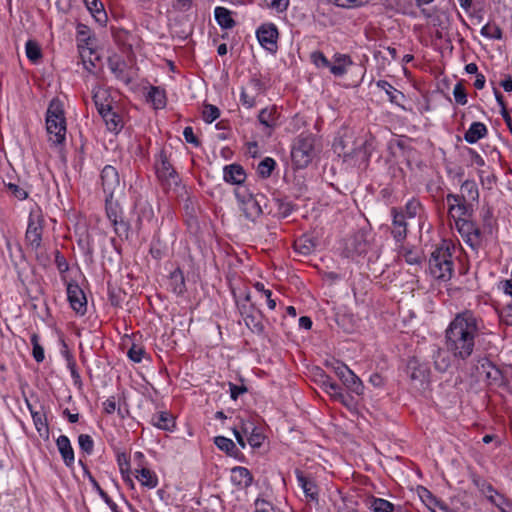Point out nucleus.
<instances>
[{
  "label": "nucleus",
  "mask_w": 512,
  "mask_h": 512,
  "mask_svg": "<svg viewBox=\"0 0 512 512\" xmlns=\"http://www.w3.org/2000/svg\"><path fill=\"white\" fill-rule=\"evenodd\" d=\"M479 332V319L472 311L458 313L445 331L448 351L456 359L467 360L474 352Z\"/></svg>",
  "instance_id": "nucleus-1"
},
{
  "label": "nucleus",
  "mask_w": 512,
  "mask_h": 512,
  "mask_svg": "<svg viewBox=\"0 0 512 512\" xmlns=\"http://www.w3.org/2000/svg\"><path fill=\"white\" fill-rule=\"evenodd\" d=\"M322 150V139L308 130L303 131L293 141L291 162L296 170L307 168Z\"/></svg>",
  "instance_id": "nucleus-2"
},
{
  "label": "nucleus",
  "mask_w": 512,
  "mask_h": 512,
  "mask_svg": "<svg viewBox=\"0 0 512 512\" xmlns=\"http://www.w3.org/2000/svg\"><path fill=\"white\" fill-rule=\"evenodd\" d=\"M334 146L340 147L345 156L368 159L374 149V137L365 130H345L343 135L335 139Z\"/></svg>",
  "instance_id": "nucleus-3"
},
{
  "label": "nucleus",
  "mask_w": 512,
  "mask_h": 512,
  "mask_svg": "<svg viewBox=\"0 0 512 512\" xmlns=\"http://www.w3.org/2000/svg\"><path fill=\"white\" fill-rule=\"evenodd\" d=\"M234 194L247 220L254 222L263 214L266 200L263 194H253L247 187H236Z\"/></svg>",
  "instance_id": "nucleus-4"
},
{
  "label": "nucleus",
  "mask_w": 512,
  "mask_h": 512,
  "mask_svg": "<svg viewBox=\"0 0 512 512\" xmlns=\"http://www.w3.org/2000/svg\"><path fill=\"white\" fill-rule=\"evenodd\" d=\"M429 270L437 280L448 281L451 279L454 272V263L448 247L439 246L431 253Z\"/></svg>",
  "instance_id": "nucleus-5"
},
{
  "label": "nucleus",
  "mask_w": 512,
  "mask_h": 512,
  "mask_svg": "<svg viewBox=\"0 0 512 512\" xmlns=\"http://www.w3.org/2000/svg\"><path fill=\"white\" fill-rule=\"evenodd\" d=\"M310 61L317 68L329 69L335 77H342L347 73V68L353 65V61L348 54L335 53L333 63H331L323 52L316 50L311 52Z\"/></svg>",
  "instance_id": "nucleus-6"
},
{
  "label": "nucleus",
  "mask_w": 512,
  "mask_h": 512,
  "mask_svg": "<svg viewBox=\"0 0 512 512\" xmlns=\"http://www.w3.org/2000/svg\"><path fill=\"white\" fill-rule=\"evenodd\" d=\"M44 216L39 207L29 213L27 229L25 232V244L33 252H38L42 245L44 231Z\"/></svg>",
  "instance_id": "nucleus-7"
},
{
  "label": "nucleus",
  "mask_w": 512,
  "mask_h": 512,
  "mask_svg": "<svg viewBox=\"0 0 512 512\" xmlns=\"http://www.w3.org/2000/svg\"><path fill=\"white\" fill-rule=\"evenodd\" d=\"M154 169L156 177L163 189L167 190L173 185H178L180 181L179 175L164 149H161L155 156Z\"/></svg>",
  "instance_id": "nucleus-8"
},
{
  "label": "nucleus",
  "mask_w": 512,
  "mask_h": 512,
  "mask_svg": "<svg viewBox=\"0 0 512 512\" xmlns=\"http://www.w3.org/2000/svg\"><path fill=\"white\" fill-rule=\"evenodd\" d=\"M455 226L463 240L474 251H477L483 242V234L471 218L455 220Z\"/></svg>",
  "instance_id": "nucleus-9"
},
{
  "label": "nucleus",
  "mask_w": 512,
  "mask_h": 512,
  "mask_svg": "<svg viewBox=\"0 0 512 512\" xmlns=\"http://www.w3.org/2000/svg\"><path fill=\"white\" fill-rule=\"evenodd\" d=\"M109 95L106 91L97 92L93 95V101L97 108L99 115L105 121V123L112 124L117 127L122 118L121 116L113 109L112 102L108 100Z\"/></svg>",
  "instance_id": "nucleus-10"
},
{
  "label": "nucleus",
  "mask_w": 512,
  "mask_h": 512,
  "mask_svg": "<svg viewBox=\"0 0 512 512\" xmlns=\"http://www.w3.org/2000/svg\"><path fill=\"white\" fill-rule=\"evenodd\" d=\"M321 388L331 397L332 400L340 402L351 409L355 407V399L349 393H345L342 387L328 375H321Z\"/></svg>",
  "instance_id": "nucleus-11"
},
{
  "label": "nucleus",
  "mask_w": 512,
  "mask_h": 512,
  "mask_svg": "<svg viewBox=\"0 0 512 512\" xmlns=\"http://www.w3.org/2000/svg\"><path fill=\"white\" fill-rule=\"evenodd\" d=\"M446 201L448 204V213L454 221L471 218L473 216L475 203L454 196V193H448L446 195Z\"/></svg>",
  "instance_id": "nucleus-12"
},
{
  "label": "nucleus",
  "mask_w": 512,
  "mask_h": 512,
  "mask_svg": "<svg viewBox=\"0 0 512 512\" xmlns=\"http://www.w3.org/2000/svg\"><path fill=\"white\" fill-rule=\"evenodd\" d=\"M238 309L243 317L245 325L251 332L258 335L264 334L265 326L262 321L263 314L253 303H250V305L238 303Z\"/></svg>",
  "instance_id": "nucleus-13"
},
{
  "label": "nucleus",
  "mask_w": 512,
  "mask_h": 512,
  "mask_svg": "<svg viewBox=\"0 0 512 512\" xmlns=\"http://www.w3.org/2000/svg\"><path fill=\"white\" fill-rule=\"evenodd\" d=\"M259 44L270 53H276L278 49L279 31L274 23H264L256 30Z\"/></svg>",
  "instance_id": "nucleus-14"
},
{
  "label": "nucleus",
  "mask_w": 512,
  "mask_h": 512,
  "mask_svg": "<svg viewBox=\"0 0 512 512\" xmlns=\"http://www.w3.org/2000/svg\"><path fill=\"white\" fill-rule=\"evenodd\" d=\"M369 247L370 244L365 233L358 231L346 240L343 253L347 258L354 259L357 256L366 254Z\"/></svg>",
  "instance_id": "nucleus-15"
},
{
  "label": "nucleus",
  "mask_w": 512,
  "mask_h": 512,
  "mask_svg": "<svg viewBox=\"0 0 512 512\" xmlns=\"http://www.w3.org/2000/svg\"><path fill=\"white\" fill-rule=\"evenodd\" d=\"M46 128H66V118L62 101L51 100L46 111Z\"/></svg>",
  "instance_id": "nucleus-16"
},
{
  "label": "nucleus",
  "mask_w": 512,
  "mask_h": 512,
  "mask_svg": "<svg viewBox=\"0 0 512 512\" xmlns=\"http://www.w3.org/2000/svg\"><path fill=\"white\" fill-rule=\"evenodd\" d=\"M392 225L391 234L396 243H403L407 238L408 224L403 211L396 207L391 208Z\"/></svg>",
  "instance_id": "nucleus-17"
},
{
  "label": "nucleus",
  "mask_w": 512,
  "mask_h": 512,
  "mask_svg": "<svg viewBox=\"0 0 512 512\" xmlns=\"http://www.w3.org/2000/svg\"><path fill=\"white\" fill-rule=\"evenodd\" d=\"M67 297L71 308L79 315L87 311V300L83 290L76 283H69L67 286Z\"/></svg>",
  "instance_id": "nucleus-18"
},
{
  "label": "nucleus",
  "mask_w": 512,
  "mask_h": 512,
  "mask_svg": "<svg viewBox=\"0 0 512 512\" xmlns=\"http://www.w3.org/2000/svg\"><path fill=\"white\" fill-rule=\"evenodd\" d=\"M101 184L106 195L114 196V192L120 186L118 171L111 165H106L101 171Z\"/></svg>",
  "instance_id": "nucleus-19"
},
{
  "label": "nucleus",
  "mask_w": 512,
  "mask_h": 512,
  "mask_svg": "<svg viewBox=\"0 0 512 512\" xmlns=\"http://www.w3.org/2000/svg\"><path fill=\"white\" fill-rule=\"evenodd\" d=\"M406 372L412 381L423 384L429 379V368L425 363H421L416 357L408 360L406 365Z\"/></svg>",
  "instance_id": "nucleus-20"
},
{
  "label": "nucleus",
  "mask_w": 512,
  "mask_h": 512,
  "mask_svg": "<svg viewBox=\"0 0 512 512\" xmlns=\"http://www.w3.org/2000/svg\"><path fill=\"white\" fill-rule=\"evenodd\" d=\"M296 478L298 481L299 486L302 488L306 498L318 504L319 502V489L315 481L307 476L304 475V473L296 469L295 471Z\"/></svg>",
  "instance_id": "nucleus-21"
},
{
  "label": "nucleus",
  "mask_w": 512,
  "mask_h": 512,
  "mask_svg": "<svg viewBox=\"0 0 512 512\" xmlns=\"http://www.w3.org/2000/svg\"><path fill=\"white\" fill-rule=\"evenodd\" d=\"M246 172L244 168L237 163L229 164L223 168V179L226 183L236 185L237 187H244L243 183L246 180Z\"/></svg>",
  "instance_id": "nucleus-22"
},
{
  "label": "nucleus",
  "mask_w": 512,
  "mask_h": 512,
  "mask_svg": "<svg viewBox=\"0 0 512 512\" xmlns=\"http://www.w3.org/2000/svg\"><path fill=\"white\" fill-rule=\"evenodd\" d=\"M56 445L59 453L67 467H72L75 461L74 450L71 442L66 435H60L56 439Z\"/></svg>",
  "instance_id": "nucleus-23"
},
{
  "label": "nucleus",
  "mask_w": 512,
  "mask_h": 512,
  "mask_svg": "<svg viewBox=\"0 0 512 512\" xmlns=\"http://www.w3.org/2000/svg\"><path fill=\"white\" fill-rule=\"evenodd\" d=\"M137 213V227L140 229L145 222H151L154 218V210L147 200L139 199L135 203Z\"/></svg>",
  "instance_id": "nucleus-24"
},
{
  "label": "nucleus",
  "mask_w": 512,
  "mask_h": 512,
  "mask_svg": "<svg viewBox=\"0 0 512 512\" xmlns=\"http://www.w3.org/2000/svg\"><path fill=\"white\" fill-rule=\"evenodd\" d=\"M147 102L153 105L154 109H163L167 105V95L164 88L160 86H150L146 95Z\"/></svg>",
  "instance_id": "nucleus-25"
},
{
  "label": "nucleus",
  "mask_w": 512,
  "mask_h": 512,
  "mask_svg": "<svg viewBox=\"0 0 512 512\" xmlns=\"http://www.w3.org/2000/svg\"><path fill=\"white\" fill-rule=\"evenodd\" d=\"M83 2L95 21L101 26H105L108 16L103 3L100 0H83Z\"/></svg>",
  "instance_id": "nucleus-26"
},
{
  "label": "nucleus",
  "mask_w": 512,
  "mask_h": 512,
  "mask_svg": "<svg viewBox=\"0 0 512 512\" xmlns=\"http://www.w3.org/2000/svg\"><path fill=\"white\" fill-rule=\"evenodd\" d=\"M231 481L237 486L247 488L251 486L253 476L247 468L237 466L231 469Z\"/></svg>",
  "instance_id": "nucleus-27"
},
{
  "label": "nucleus",
  "mask_w": 512,
  "mask_h": 512,
  "mask_svg": "<svg viewBox=\"0 0 512 512\" xmlns=\"http://www.w3.org/2000/svg\"><path fill=\"white\" fill-rule=\"evenodd\" d=\"M80 465L83 467L84 475L87 476L88 480L92 484L93 488L97 491L99 496L105 501L113 512H118L117 504L109 497V495L100 487L97 480L91 474L87 466L80 460Z\"/></svg>",
  "instance_id": "nucleus-28"
},
{
  "label": "nucleus",
  "mask_w": 512,
  "mask_h": 512,
  "mask_svg": "<svg viewBox=\"0 0 512 512\" xmlns=\"http://www.w3.org/2000/svg\"><path fill=\"white\" fill-rule=\"evenodd\" d=\"M151 424L165 431H173L176 425L173 415L167 411L154 414L151 418Z\"/></svg>",
  "instance_id": "nucleus-29"
},
{
  "label": "nucleus",
  "mask_w": 512,
  "mask_h": 512,
  "mask_svg": "<svg viewBox=\"0 0 512 512\" xmlns=\"http://www.w3.org/2000/svg\"><path fill=\"white\" fill-rule=\"evenodd\" d=\"M214 17L217 24L225 30H230L236 26V21L232 18V12L221 6L214 9Z\"/></svg>",
  "instance_id": "nucleus-30"
},
{
  "label": "nucleus",
  "mask_w": 512,
  "mask_h": 512,
  "mask_svg": "<svg viewBox=\"0 0 512 512\" xmlns=\"http://www.w3.org/2000/svg\"><path fill=\"white\" fill-rule=\"evenodd\" d=\"M258 120L265 128H274L282 125L279 121V114L275 106L271 108H264L258 113Z\"/></svg>",
  "instance_id": "nucleus-31"
},
{
  "label": "nucleus",
  "mask_w": 512,
  "mask_h": 512,
  "mask_svg": "<svg viewBox=\"0 0 512 512\" xmlns=\"http://www.w3.org/2000/svg\"><path fill=\"white\" fill-rule=\"evenodd\" d=\"M169 287L171 291L178 296L186 292L184 273L179 267L170 273Z\"/></svg>",
  "instance_id": "nucleus-32"
},
{
  "label": "nucleus",
  "mask_w": 512,
  "mask_h": 512,
  "mask_svg": "<svg viewBox=\"0 0 512 512\" xmlns=\"http://www.w3.org/2000/svg\"><path fill=\"white\" fill-rule=\"evenodd\" d=\"M454 196L461 197L470 202L477 203L479 198V190L475 181L466 180L462 183L459 193H454Z\"/></svg>",
  "instance_id": "nucleus-33"
},
{
  "label": "nucleus",
  "mask_w": 512,
  "mask_h": 512,
  "mask_svg": "<svg viewBox=\"0 0 512 512\" xmlns=\"http://www.w3.org/2000/svg\"><path fill=\"white\" fill-rule=\"evenodd\" d=\"M342 384L346 387V389L354 393L356 395H362L364 392V385L361 379L350 370L349 373L341 380Z\"/></svg>",
  "instance_id": "nucleus-34"
},
{
  "label": "nucleus",
  "mask_w": 512,
  "mask_h": 512,
  "mask_svg": "<svg viewBox=\"0 0 512 512\" xmlns=\"http://www.w3.org/2000/svg\"><path fill=\"white\" fill-rule=\"evenodd\" d=\"M448 350L445 351L441 348H437L434 350L433 352V362H434V367L437 371L443 373V372H446L450 365H451V360H450V356L448 354Z\"/></svg>",
  "instance_id": "nucleus-35"
},
{
  "label": "nucleus",
  "mask_w": 512,
  "mask_h": 512,
  "mask_svg": "<svg viewBox=\"0 0 512 512\" xmlns=\"http://www.w3.org/2000/svg\"><path fill=\"white\" fill-rule=\"evenodd\" d=\"M105 209L106 215L112 224H116L117 220L122 218V210L117 201L114 200L113 196H105Z\"/></svg>",
  "instance_id": "nucleus-36"
},
{
  "label": "nucleus",
  "mask_w": 512,
  "mask_h": 512,
  "mask_svg": "<svg viewBox=\"0 0 512 512\" xmlns=\"http://www.w3.org/2000/svg\"><path fill=\"white\" fill-rule=\"evenodd\" d=\"M136 478L140 481L141 485L153 489L158 485L157 475L148 468L142 467L136 469Z\"/></svg>",
  "instance_id": "nucleus-37"
},
{
  "label": "nucleus",
  "mask_w": 512,
  "mask_h": 512,
  "mask_svg": "<svg viewBox=\"0 0 512 512\" xmlns=\"http://www.w3.org/2000/svg\"><path fill=\"white\" fill-rule=\"evenodd\" d=\"M377 86L386 92L391 103L400 105L405 99L404 94L386 80H379Z\"/></svg>",
  "instance_id": "nucleus-38"
},
{
  "label": "nucleus",
  "mask_w": 512,
  "mask_h": 512,
  "mask_svg": "<svg viewBox=\"0 0 512 512\" xmlns=\"http://www.w3.org/2000/svg\"><path fill=\"white\" fill-rule=\"evenodd\" d=\"M214 444L219 448L221 451H224L228 456L236 458L240 451L236 447L235 443L224 436H217L214 438Z\"/></svg>",
  "instance_id": "nucleus-39"
},
{
  "label": "nucleus",
  "mask_w": 512,
  "mask_h": 512,
  "mask_svg": "<svg viewBox=\"0 0 512 512\" xmlns=\"http://www.w3.org/2000/svg\"><path fill=\"white\" fill-rule=\"evenodd\" d=\"M28 407L30 409L36 430L39 432V434L41 436L45 435L46 437H48L49 427H48L47 417H46L45 413H43L41 411H33L31 408V405H29V404H28Z\"/></svg>",
  "instance_id": "nucleus-40"
},
{
  "label": "nucleus",
  "mask_w": 512,
  "mask_h": 512,
  "mask_svg": "<svg viewBox=\"0 0 512 512\" xmlns=\"http://www.w3.org/2000/svg\"><path fill=\"white\" fill-rule=\"evenodd\" d=\"M48 135V141L51 143V146L56 148L59 152H62L64 149L65 141H66V131L67 130H46Z\"/></svg>",
  "instance_id": "nucleus-41"
},
{
  "label": "nucleus",
  "mask_w": 512,
  "mask_h": 512,
  "mask_svg": "<svg viewBox=\"0 0 512 512\" xmlns=\"http://www.w3.org/2000/svg\"><path fill=\"white\" fill-rule=\"evenodd\" d=\"M431 21L435 27L448 29L451 24V15L448 11L434 9Z\"/></svg>",
  "instance_id": "nucleus-42"
},
{
  "label": "nucleus",
  "mask_w": 512,
  "mask_h": 512,
  "mask_svg": "<svg viewBox=\"0 0 512 512\" xmlns=\"http://www.w3.org/2000/svg\"><path fill=\"white\" fill-rule=\"evenodd\" d=\"M369 509L373 512H394L395 506L383 498L372 497L369 504Z\"/></svg>",
  "instance_id": "nucleus-43"
},
{
  "label": "nucleus",
  "mask_w": 512,
  "mask_h": 512,
  "mask_svg": "<svg viewBox=\"0 0 512 512\" xmlns=\"http://www.w3.org/2000/svg\"><path fill=\"white\" fill-rule=\"evenodd\" d=\"M481 368L486 372V378L494 382L502 379V371L490 360L483 359Z\"/></svg>",
  "instance_id": "nucleus-44"
},
{
  "label": "nucleus",
  "mask_w": 512,
  "mask_h": 512,
  "mask_svg": "<svg viewBox=\"0 0 512 512\" xmlns=\"http://www.w3.org/2000/svg\"><path fill=\"white\" fill-rule=\"evenodd\" d=\"M26 56L33 63L37 64L42 59V50L40 45L34 40H28L25 45Z\"/></svg>",
  "instance_id": "nucleus-45"
},
{
  "label": "nucleus",
  "mask_w": 512,
  "mask_h": 512,
  "mask_svg": "<svg viewBox=\"0 0 512 512\" xmlns=\"http://www.w3.org/2000/svg\"><path fill=\"white\" fill-rule=\"evenodd\" d=\"M402 256L409 265L421 264L424 259L423 253L420 250L406 247L402 248Z\"/></svg>",
  "instance_id": "nucleus-46"
},
{
  "label": "nucleus",
  "mask_w": 512,
  "mask_h": 512,
  "mask_svg": "<svg viewBox=\"0 0 512 512\" xmlns=\"http://www.w3.org/2000/svg\"><path fill=\"white\" fill-rule=\"evenodd\" d=\"M275 166V160L270 157H266L258 164L257 172L262 178H268L271 176Z\"/></svg>",
  "instance_id": "nucleus-47"
},
{
  "label": "nucleus",
  "mask_w": 512,
  "mask_h": 512,
  "mask_svg": "<svg viewBox=\"0 0 512 512\" xmlns=\"http://www.w3.org/2000/svg\"><path fill=\"white\" fill-rule=\"evenodd\" d=\"M30 341H31V344L33 346V349H32V355H33V358L34 360L37 362V363H41L43 362L44 358H45V355H44V348L42 347V345L39 343V336L38 334L36 333H33L30 337Z\"/></svg>",
  "instance_id": "nucleus-48"
},
{
  "label": "nucleus",
  "mask_w": 512,
  "mask_h": 512,
  "mask_svg": "<svg viewBox=\"0 0 512 512\" xmlns=\"http://www.w3.org/2000/svg\"><path fill=\"white\" fill-rule=\"evenodd\" d=\"M480 33L482 36L489 38V39L500 40L503 37L502 29L496 24L490 25L488 23V24L484 25L481 28Z\"/></svg>",
  "instance_id": "nucleus-49"
},
{
  "label": "nucleus",
  "mask_w": 512,
  "mask_h": 512,
  "mask_svg": "<svg viewBox=\"0 0 512 512\" xmlns=\"http://www.w3.org/2000/svg\"><path fill=\"white\" fill-rule=\"evenodd\" d=\"M76 29L77 40L85 43L86 46L92 45V41L95 40V37L91 35L90 28L85 24L78 23Z\"/></svg>",
  "instance_id": "nucleus-50"
},
{
  "label": "nucleus",
  "mask_w": 512,
  "mask_h": 512,
  "mask_svg": "<svg viewBox=\"0 0 512 512\" xmlns=\"http://www.w3.org/2000/svg\"><path fill=\"white\" fill-rule=\"evenodd\" d=\"M422 210H423V206H422L421 202L418 199H416V198H412V199H410L406 203V205H405V212H403V213L405 214V218L406 217L414 218Z\"/></svg>",
  "instance_id": "nucleus-51"
},
{
  "label": "nucleus",
  "mask_w": 512,
  "mask_h": 512,
  "mask_svg": "<svg viewBox=\"0 0 512 512\" xmlns=\"http://www.w3.org/2000/svg\"><path fill=\"white\" fill-rule=\"evenodd\" d=\"M220 116V110L218 107L212 104H206L202 110V118L207 123L210 124L215 121Z\"/></svg>",
  "instance_id": "nucleus-52"
},
{
  "label": "nucleus",
  "mask_w": 512,
  "mask_h": 512,
  "mask_svg": "<svg viewBox=\"0 0 512 512\" xmlns=\"http://www.w3.org/2000/svg\"><path fill=\"white\" fill-rule=\"evenodd\" d=\"M264 439L263 433L255 426L252 427L250 435L247 437V442L252 448H259L263 444Z\"/></svg>",
  "instance_id": "nucleus-53"
},
{
  "label": "nucleus",
  "mask_w": 512,
  "mask_h": 512,
  "mask_svg": "<svg viewBox=\"0 0 512 512\" xmlns=\"http://www.w3.org/2000/svg\"><path fill=\"white\" fill-rule=\"evenodd\" d=\"M294 247L299 253L309 255L314 249V243L310 239L300 238L295 241Z\"/></svg>",
  "instance_id": "nucleus-54"
},
{
  "label": "nucleus",
  "mask_w": 512,
  "mask_h": 512,
  "mask_svg": "<svg viewBox=\"0 0 512 512\" xmlns=\"http://www.w3.org/2000/svg\"><path fill=\"white\" fill-rule=\"evenodd\" d=\"M78 443L80 449L85 452L87 455L92 454L94 449V441L92 437L88 434H80L78 437Z\"/></svg>",
  "instance_id": "nucleus-55"
},
{
  "label": "nucleus",
  "mask_w": 512,
  "mask_h": 512,
  "mask_svg": "<svg viewBox=\"0 0 512 512\" xmlns=\"http://www.w3.org/2000/svg\"><path fill=\"white\" fill-rule=\"evenodd\" d=\"M127 355L133 362L140 363L146 355V351L142 346L133 344L128 350Z\"/></svg>",
  "instance_id": "nucleus-56"
},
{
  "label": "nucleus",
  "mask_w": 512,
  "mask_h": 512,
  "mask_svg": "<svg viewBox=\"0 0 512 512\" xmlns=\"http://www.w3.org/2000/svg\"><path fill=\"white\" fill-rule=\"evenodd\" d=\"M5 187L7 188V191L18 200H25L28 197V192L17 184L8 183L5 184Z\"/></svg>",
  "instance_id": "nucleus-57"
},
{
  "label": "nucleus",
  "mask_w": 512,
  "mask_h": 512,
  "mask_svg": "<svg viewBox=\"0 0 512 512\" xmlns=\"http://www.w3.org/2000/svg\"><path fill=\"white\" fill-rule=\"evenodd\" d=\"M453 95L455 98V101L459 105H465L467 103V93L464 85L461 82H458L454 89H453Z\"/></svg>",
  "instance_id": "nucleus-58"
},
{
  "label": "nucleus",
  "mask_w": 512,
  "mask_h": 512,
  "mask_svg": "<svg viewBox=\"0 0 512 512\" xmlns=\"http://www.w3.org/2000/svg\"><path fill=\"white\" fill-rule=\"evenodd\" d=\"M488 130H466L464 139L468 143H476L479 139L484 138L487 135Z\"/></svg>",
  "instance_id": "nucleus-59"
},
{
  "label": "nucleus",
  "mask_w": 512,
  "mask_h": 512,
  "mask_svg": "<svg viewBox=\"0 0 512 512\" xmlns=\"http://www.w3.org/2000/svg\"><path fill=\"white\" fill-rule=\"evenodd\" d=\"M114 227V231L118 236H125L128 237V233L130 230V225L128 222L124 221L122 218L117 220L116 224H112Z\"/></svg>",
  "instance_id": "nucleus-60"
},
{
  "label": "nucleus",
  "mask_w": 512,
  "mask_h": 512,
  "mask_svg": "<svg viewBox=\"0 0 512 512\" xmlns=\"http://www.w3.org/2000/svg\"><path fill=\"white\" fill-rule=\"evenodd\" d=\"M331 3L342 8L358 7L366 3L368 0H329Z\"/></svg>",
  "instance_id": "nucleus-61"
},
{
  "label": "nucleus",
  "mask_w": 512,
  "mask_h": 512,
  "mask_svg": "<svg viewBox=\"0 0 512 512\" xmlns=\"http://www.w3.org/2000/svg\"><path fill=\"white\" fill-rule=\"evenodd\" d=\"M331 367L340 380H342L351 370L346 364L339 361L333 363Z\"/></svg>",
  "instance_id": "nucleus-62"
},
{
  "label": "nucleus",
  "mask_w": 512,
  "mask_h": 512,
  "mask_svg": "<svg viewBox=\"0 0 512 512\" xmlns=\"http://www.w3.org/2000/svg\"><path fill=\"white\" fill-rule=\"evenodd\" d=\"M249 86L252 88L253 91H255L257 95L264 92L266 89L265 84L257 75L251 77V79L249 80Z\"/></svg>",
  "instance_id": "nucleus-63"
},
{
  "label": "nucleus",
  "mask_w": 512,
  "mask_h": 512,
  "mask_svg": "<svg viewBox=\"0 0 512 512\" xmlns=\"http://www.w3.org/2000/svg\"><path fill=\"white\" fill-rule=\"evenodd\" d=\"M267 6L277 12H283L288 8L289 0H266Z\"/></svg>",
  "instance_id": "nucleus-64"
}]
</instances>
